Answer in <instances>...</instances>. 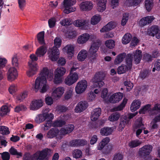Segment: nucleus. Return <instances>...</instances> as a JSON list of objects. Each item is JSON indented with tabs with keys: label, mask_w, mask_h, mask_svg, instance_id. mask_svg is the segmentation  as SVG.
I'll list each match as a JSON object with an SVG mask.
<instances>
[{
	"label": "nucleus",
	"mask_w": 160,
	"mask_h": 160,
	"mask_svg": "<svg viewBox=\"0 0 160 160\" xmlns=\"http://www.w3.org/2000/svg\"><path fill=\"white\" fill-rule=\"evenodd\" d=\"M52 151L48 148H46L42 151H38L31 157L32 160H42L48 155H50Z\"/></svg>",
	"instance_id": "423d86ee"
},
{
	"label": "nucleus",
	"mask_w": 160,
	"mask_h": 160,
	"mask_svg": "<svg viewBox=\"0 0 160 160\" xmlns=\"http://www.w3.org/2000/svg\"><path fill=\"white\" fill-rule=\"evenodd\" d=\"M62 42V40L59 37L56 38L54 40V46L53 48H59L60 47Z\"/></svg>",
	"instance_id": "4d7b16f0"
},
{
	"label": "nucleus",
	"mask_w": 160,
	"mask_h": 160,
	"mask_svg": "<svg viewBox=\"0 0 160 160\" xmlns=\"http://www.w3.org/2000/svg\"><path fill=\"white\" fill-rule=\"evenodd\" d=\"M63 32H64L66 34V36L69 38H72L75 37L77 35V32L75 30H70L68 31H67V32H66V31H63Z\"/></svg>",
	"instance_id": "de8ad7c7"
},
{
	"label": "nucleus",
	"mask_w": 160,
	"mask_h": 160,
	"mask_svg": "<svg viewBox=\"0 0 160 160\" xmlns=\"http://www.w3.org/2000/svg\"><path fill=\"white\" fill-rule=\"evenodd\" d=\"M69 75L74 83L76 82L79 79V74L76 72H70Z\"/></svg>",
	"instance_id": "bf43d9fd"
},
{
	"label": "nucleus",
	"mask_w": 160,
	"mask_h": 160,
	"mask_svg": "<svg viewBox=\"0 0 160 160\" xmlns=\"http://www.w3.org/2000/svg\"><path fill=\"white\" fill-rule=\"evenodd\" d=\"M48 57L52 61H56L60 54L59 50L57 48H52L48 51Z\"/></svg>",
	"instance_id": "412c9836"
},
{
	"label": "nucleus",
	"mask_w": 160,
	"mask_h": 160,
	"mask_svg": "<svg viewBox=\"0 0 160 160\" xmlns=\"http://www.w3.org/2000/svg\"><path fill=\"white\" fill-rule=\"evenodd\" d=\"M116 128V127H104L101 129L100 132L102 136H108L111 134Z\"/></svg>",
	"instance_id": "a878e982"
},
{
	"label": "nucleus",
	"mask_w": 160,
	"mask_h": 160,
	"mask_svg": "<svg viewBox=\"0 0 160 160\" xmlns=\"http://www.w3.org/2000/svg\"><path fill=\"white\" fill-rule=\"evenodd\" d=\"M10 109L7 105H3L0 108V115L1 116L7 115L9 113Z\"/></svg>",
	"instance_id": "8fccbe9b"
},
{
	"label": "nucleus",
	"mask_w": 160,
	"mask_h": 160,
	"mask_svg": "<svg viewBox=\"0 0 160 160\" xmlns=\"http://www.w3.org/2000/svg\"><path fill=\"white\" fill-rule=\"evenodd\" d=\"M87 86V82L86 80L82 79L79 81L75 87L76 93L78 94L82 93L86 91Z\"/></svg>",
	"instance_id": "ddd939ff"
},
{
	"label": "nucleus",
	"mask_w": 160,
	"mask_h": 160,
	"mask_svg": "<svg viewBox=\"0 0 160 160\" xmlns=\"http://www.w3.org/2000/svg\"><path fill=\"white\" fill-rule=\"evenodd\" d=\"M160 112V104L156 103L155 104L154 107L150 111L151 115L156 114L158 112Z\"/></svg>",
	"instance_id": "5fc2aeb1"
},
{
	"label": "nucleus",
	"mask_w": 160,
	"mask_h": 160,
	"mask_svg": "<svg viewBox=\"0 0 160 160\" xmlns=\"http://www.w3.org/2000/svg\"><path fill=\"white\" fill-rule=\"evenodd\" d=\"M43 105V101L41 99H34L30 103L29 109L35 111L39 109Z\"/></svg>",
	"instance_id": "6ab92c4d"
},
{
	"label": "nucleus",
	"mask_w": 160,
	"mask_h": 160,
	"mask_svg": "<svg viewBox=\"0 0 160 160\" xmlns=\"http://www.w3.org/2000/svg\"><path fill=\"white\" fill-rule=\"evenodd\" d=\"M129 18V14L128 13H125L123 14L121 23L122 26H124L126 24Z\"/></svg>",
	"instance_id": "680f3d73"
},
{
	"label": "nucleus",
	"mask_w": 160,
	"mask_h": 160,
	"mask_svg": "<svg viewBox=\"0 0 160 160\" xmlns=\"http://www.w3.org/2000/svg\"><path fill=\"white\" fill-rule=\"evenodd\" d=\"M143 124L142 122V119L140 118L135 122L133 126V129L134 131L136 132V135L138 137L139 135L142 132V130L144 129L143 126Z\"/></svg>",
	"instance_id": "f3484780"
},
{
	"label": "nucleus",
	"mask_w": 160,
	"mask_h": 160,
	"mask_svg": "<svg viewBox=\"0 0 160 160\" xmlns=\"http://www.w3.org/2000/svg\"><path fill=\"white\" fill-rule=\"evenodd\" d=\"M147 33L152 37L155 36L158 39L160 38V28L156 25L152 26L148 29Z\"/></svg>",
	"instance_id": "dca6fc26"
},
{
	"label": "nucleus",
	"mask_w": 160,
	"mask_h": 160,
	"mask_svg": "<svg viewBox=\"0 0 160 160\" xmlns=\"http://www.w3.org/2000/svg\"><path fill=\"white\" fill-rule=\"evenodd\" d=\"M94 6V4L92 2L88 1L82 2L79 5L81 11L87 12L91 10Z\"/></svg>",
	"instance_id": "a211bd4d"
},
{
	"label": "nucleus",
	"mask_w": 160,
	"mask_h": 160,
	"mask_svg": "<svg viewBox=\"0 0 160 160\" xmlns=\"http://www.w3.org/2000/svg\"><path fill=\"white\" fill-rule=\"evenodd\" d=\"M142 142L141 141L138 139L132 140L129 142L128 145L131 148H134L139 146Z\"/></svg>",
	"instance_id": "a18cd8bd"
},
{
	"label": "nucleus",
	"mask_w": 160,
	"mask_h": 160,
	"mask_svg": "<svg viewBox=\"0 0 160 160\" xmlns=\"http://www.w3.org/2000/svg\"><path fill=\"white\" fill-rule=\"evenodd\" d=\"M47 51V48L45 46H42L38 48L36 50L35 54L39 57H43Z\"/></svg>",
	"instance_id": "e433bc0d"
},
{
	"label": "nucleus",
	"mask_w": 160,
	"mask_h": 160,
	"mask_svg": "<svg viewBox=\"0 0 160 160\" xmlns=\"http://www.w3.org/2000/svg\"><path fill=\"white\" fill-rule=\"evenodd\" d=\"M101 109L100 108H97L92 111L91 117V119L92 121H96L99 118L101 114Z\"/></svg>",
	"instance_id": "7c9ffc66"
},
{
	"label": "nucleus",
	"mask_w": 160,
	"mask_h": 160,
	"mask_svg": "<svg viewBox=\"0 0 160 160\" xmlns=\"http://www.w3.org/2000/svg\"><path fill=\"white\" fill-rule=\"evenodd\" d=\"M96 37L93 35H90L85 33L79 35L77 38V42L79 45H83L86 43L89 40L92 41L96 39Z\"/></svg>",
	"instance_id": "0eeeda50"
},
{
	"label": "nucleus",
	"mask_w": 160,
	"mask_h": 160,
	"mask_svg": "<svg viewBox=\"0 0 160 160\" xmlns=\"http://www.w3.org/2000/svg\"><path fill=\"white\" fill-rule=\"evenodd\" d=\"M153 0H145V7L147 11L150 12L153 6Z\"/></svg>",
	"instance_id": "49530a36"
},
{
	"label": "nucleus",
	"mask_w": 160,
	"mask_h": 160,
	"mask_svg": "<svg viewBox=\"0 0 160 160\" xmlns=\"http://www.w3.org/2000/svg\"><path fill=\"white\" fill-rule=\"evenodd\" d=\"M132 36L129 33H126L122 37V42L124 44H127L129 43L131 41Z\"/></svg>",
	"instance_id": "79ce46f5"
},
{
	"label": "nucleus",
	"mask_w": 160,
	"mask_h": 160,
	"mask_svg": "<svg viewBox=\"0 0 160 160\" xmlns=\"http://www.w3.org/2000/svg\"><path fill=\"white\" fill-rule=\"evenodd\" d=\"M105 76V74L103 71L98 72L96 73L92 81L97 87H102L104 84L103 80Z\"/></svg>",
	"instance_id": "1a4fd4ad"
},
{
	"label": "nucleus",
	"mask_w": 160,
	"mask_h": 160,
	"mask_svg": "<svg viewBox=\"0 0 160 160\" xmlns=\"http://www.w3.org/2000/svg\"><path fill=\"white\" fill-rule=\"evenodd\" d=\"M152 149V147L150 145H146L139 148L138 155L144 160H148L147 157L151 153Z\"/></svg>",
	"instance_id": "9d476101"
},
{
	"label": "nucleus",
	"mask_w": 160,
	"mask_h": 160,
	"mask_svg": "<svg viewBox=\"0 0 160 160\" xmlns=\"http://www.w3.org/2000/svg\"><path fill=\"white\" fill-rule=\"evenodd\" d=\"M120 117V115L118 112H114L112 114L108 117V120L112 122L117 121Z\"/></svg>",
	"instance_id": "09e8293b"
},
{
	"label": "nucleus",
	"mask_w": 160,
	"mask_h": 160,
	"mask_svg": "<svg viewBox=\"0 0 160 160\" xmlns=\"http://www.w3.org/2000/svg\"><path fill=\"white\" fill-rule=\"evenodd\" d=\"M123 96L122 93L118 92L112 94L110 97L108 101L111 103H115L119 102Z\"/></svg>",
	"instance_id": "4be33fe9"
},
{
	"label": "nucleus",
	"mask_w": 160,
	"mask_h": 160,
	"mask_svg": "<svg viewBox=\"0 0 160 160\" xmlns=\"http://www.w3.org/2000/svg\"><path fill=\"white\" fill-rule=\"evenodd\" d=\"M107 0H99L97 3V9L100 12H102L106 9Z\"/></svg>",
	"instance_id": "c756f323"
},
{
	"label": "nucleus",
	"mask_w": 160,
	"mask_h": 160,
	"mask_svg": "<svg viewBox=\"0 0 160 160\" xmlns=\"http://www.w3.org/2000/svg\"><path fill=\"white\" fill-rule=\"evenodd\" d=\"M9 152L11 154L17 155L18 157L22 156V153L20 152H18L16 149L12 147L10 149Z\"/></svg>",
	"instance_id": "69168bd1"
},
{
	"label": "nucleus",
	"mask_w": 160,
	"mask_h": 160,
	"mask_svg": "<svg viewBox=\"0 0 160 160\" xmlns=\"http://www.w3.org/2000/svg\"><path fill=\"white\" fill-rule=\"evenodd\" d=\"M73 125L69 124L65 125L64 128H62L60 130V134L64 135L71 132L74 129Z\"/></svg>",
	"instance_id": "bb28decb"
},
{
	"label": "nucleus",
	"mask_w": 160,
	"mask_h": 160,
	"mask_svg": "<svg viewBox=\"0 0 160 160\" xmlns=\"http://www.w3.org/2000/svg\"><path fill=\"white\" fill-rule=\"evenodd\" d=\"M126 56L125 53H122L118 55L115 59L114 63L115 64H119L123 60Z\"/></svg>",
	"instance_id": "ea45409f"
},
{
	"label": "nucleus",
	"mask_w": 160,
	"mask_h": 160,
	"mask_svg": "<svg viewBox=\"0 0 160 160\" xmlns=\"http://www.w3.org/2000/svg\"><path fill=\"white\" fill-rule=\"evenodd\" d=\"M142 57V52L139 50H136L133 52V54H128L127 56L126 62L128 63V61L131 58L132 59V62L133 59L135 63L136 64L139 63L141 61Z\"/></svg>",
	"instance_id": "9b49d317"
},
{
	"label": "nucleus",
	"mask_w": 160,
	"mask_h": 160,
	"mask_svg": "<svg viewBox=\"0 0 160 160\" xmlns=\"http://www.w3.org/2000/svg\"><path fill=\"white\" fill-rule=\"evenodd\" d=\"M101 19V17L99 14H96L91 18V23L93 25H95L98 23Z\"/></svg>",
	"instance_id": "3c124183"
},
{
	"label": "nucleus",
	"mask_w": 160,
	"mask_h": 160,
	"mask_svg": "<svg viewBox=\"0 0 160 160\" xmlns=\"http://www.w3.org/2000/svg\"><path fill=\"white\" fill-rule=\"evenodd\" d=\"M28 91L27 90H24L20 94L17 95L15 98V100L17 103L20 102L26 98L28 96Z\"/></svg>",
	"instance_id": "72a5a7b5"
},
{
	"label": "nucleus",
	"mask_w": 160,
	"mask_h": 160,
	"mask_svg": "<svg viewBox=\"0 0 160 160\" xmlns=\"http://www.w3.org/2000/svg\"><path fill=\"white\" fill-rule=\"evenodd\" d=\"M105 44L108 48L110 49H112L114 48L115 42L113 40L109 39L105 42Z\"/></svg>",
	"instance_id": "603ef678"
},
{
	"label": "nucleus",
	"mask_w": 160,
	"mask_h": 160,
	"mask_svg": "<svg viewBox=\"0 0 160 160\" xmlns=\"http://www.w3.org/2000/svg\"><path fill=\"white\" fill-rule=\"evenodd\" d=\"M141 101L139 99L134 100L130 105V109L131 111L133 112L138 109L141 106Z\"/></svg>",
	"instance_id": "c85d7f7f"
},
{
	"label": "nucleus",
	"mask_w": 160,
	"mask_h": 160,
	"mask_svg": "<svg viewBox=\"0 0 160 160\" xmlns=\"http://www.w3.org/2000/svg\"><path fill=\"white\" fill-rule=\"evenodd\" d=\"M60 134V131H59L57 128H54L51 129L47 132L46 137L48 138H52Z\"/></svg>",
	"instance_id": "2f4dec72"
},
{
	"label": "nucleus",
	"mask_w": 160,
	"mask_h": 160,
	"mask_svg": "<svg viewBox=\"0 0 160 160\" xmlns=\"http://www.w3.org/2000/svg\"><path fill=\"white\" fill-rule=\"evenodd\" d=\"M100 41L99 40H96L92 41V43L89 49V53L90 55V60L93 62L96 59L98 56L97 52L99 48Z\"/></svg>",
	"instance_id": "20e7f679"
},
{
	"label": "nucleus",
	"mask_w": 160,
	"mask_h": 160,
	"mask_svg": "<svg viewBox=\"0 0 160 160\" xmlns=\"http://www.w3.org/2000/svg\"><path fill=\"white\" fill-rule=\"evenodd\" d=\"M127 66L122 65L119 67L118 69V74H122L125 72L127 71L130 69L132 66V59L130 58L127 63L126 62Z\"/></svg>",
	"instance_id": "5701e85b"
},
{
	"label": "nucleus",
	"mask_w": 160,
	"mask_h": 160,
	"mask_svg": "<svg viewBox=\"0 0 160 160\" xmlns=\"http://www.w3.org/2000/svg\"><path fill=\"white\" fill-rule=\"evenodd\" d=\"M64 83L68 86L71 85L75 83L69 75L65 78Z\"/></svg>",
	"instance_id": "774afa93"
},
{
	"label": "nucleus",
	"mask_w": 160,
	"mask_h": 160,
	"mask_svg": "<svg viewBox=\"0 0 160 160\" xmlns=\"http://www.w3.org/2000/svg\"><path fill=\"white\" fill-rule=\"evenodd\" d=\"M37 55L33 53L29 56L30 60L28 62L29 70L27 72V75L29 77L35 74L39 69V66L36 62L38 59Z\"/></svg>",
	"instance_id": "f03ea898"
},
{
	"label": "nucleus",
	"mask_w": 160,
	"mask_h": 160,
	"mask_svg": "<svg viewBox=\"0 0 160 160\" xmlns=\"http://www.w3.org/2000/svg\"><path fill=\"white\" fill-rule=\"evenodd\" d=\"M72 22V19L70 18H65L60 22L61 24L65 26H67L71 25Z\"/></svg>",
	"instance_id": "13d9d810"
},
{
	"label": "nucleus",
	"mask_w": 160,
	"mask_h": 160,
	"mask_svg": "<svg viewBox=\"0 0 160 160\" xmlns=\"http://www.w3.org/2000/svg\"><path fill=\"white\" fill-rule=\"evenodd\" d=\"M53 78V71L49 70L47 68H43L35 80L33 86L34 91L36 92L39 91L42 93L47 92L49 88L47 79L51 81Z\"/></svg>",
	"instance_id": "f257e3e1"
},
{
	"label": "nucleus",
	"mask_w": 160,
	"mask_h": 160,
	"mask_svg": "<svg viewBox=\"0 0 160 160\" xmlns=\"http://www.w3.org/2000/svg\"><path fill=\"white\" fill-rule=\"evenodd\" d=\"M88 106V103L87 102L81 101L76 107L75 109V112L77 113L81 112L86 109Z\"/></svg>",
	"instance_id": "393cba45"
},
{
	"label": "nucleus",
	"mask_w": 160,
	"mask_h": 160,
	"mask_svg": "<svg viewBox=\"0 0 160 160\" xmlns=\"http://www.w3.org/2000/svg\"><path fill=\"white\" fill-rule=\"evenodd\" d=\"M76 2V0H64L62 3L61 8L66 14L73 12L76 10V8L73 6Z\"/></svg>",
	"instance_id": "7ed1b4c3"
},
{
	"label": "nucleus",
	"mask_w": 160,
	"mask_h": 160,
	"mask_svg": "<svg viewBox=\"0 0 160 160\" xmlns=\"http://www.w3.org/2000/svg\"><path fill=\"white\" fill-rule=\"evenodd\" d=\"M128 101V99L124 98L121 103L118 106L112 109V111H120L122 110L125 107Z\"/></svg>",
	"instance_id": "4c0bfd02"
},
{
	"label": "nucleus",
	"mask_w": 160,
	"mask_h": 160,
	"mask_svg": "<svg viewBox=\"0 0 160 160\" xmlns=\"http://www.w3.org/2000/svg\"><path fill=\"white\" fill-rule=\"evenodd\" d=\"M52 97L47 96L45 98V102L47 105L51 106L53 104L54 102L53 99Z\"/></svg>",
	"instance_id": "0e129e2a"
},
{
	"label": "nucleus",
	"mask_w": 160,
	"mask_h": 160,
	"mask_svg": "<svg viewBox=\"0 0 160 160\" xmlns=\"http://www.w3.org/2000/svg\"><path fill=\"white\" fill-rule=\"evenodd\" d=\"M105 76V74L103 71L98 72L96 73L92 81L97 87H102L104 84L103 80Z\"/></svg>",
	"instance_id": "6e6552de"
},
{
	"label": "nucleus",
	"mask_w": 160,
	"mask_h": 160,
	"mask_svg": "<svg viewBox=\"0 0 160 160\" xmlns=\"http://www.w3.org/2000/svg\"><path fill=\"white\" fill-rule=\"evenodd\" d=\"M66 72V69L63 67H60L58 68L54 71V74L59 76H63Z\"/></svg>",
	"instance_id": "c03bdc74"
},
{
	"label": "nucleus",
	"mask_w": 160,
	"mask_h": 160,
	"mask_svg": "<svg viewBox=\"0 0 160 160\" xmlns=\"http://www.w3.org/2000/svg\"><path fill=\"white\" fill-rule=\"evenodd\" d=\"M73 91V89L72 88H69L67 89L64 95L65 99L68 100L71 98L72 94Z\"/></svg>",
	"instance_id": "e2e57ef3"
},
{
	"label": "nucleus",
	"mask_w": 160,
	"mask_h": 160,
	"mask_svg": "<svg viewBox=\"0 0 160 160\" xmlns=\"http://www.w3.org/2000/svg\"><path fill=\"white\" fill-rule=\"evenodd\" d=\"M151 105L150 104H148L142 107L139 111V113L140 114H143L148 112L150 114V111H151Z\"/></svg>",
	"instance_id": "58836bf2"
},
{
	"label": "nucleus",
	"mask_w": 160,
	"mask_h": 160,
	"mask_svg": "<svg viewBox=\"0 0 160 160\" xmlns=\"http://www.w3.org/2000/svg\"><path fill=\"white\" fill-rule=\"evenodd\" d=\"M50 110L49 108H46L42 113L36 116L35 121L37 123H40L44 121L47 119H49V120H52L54 118L53 114L51 113H48Z\"/></svg>",
	"instance_id": "39448f33"
},
{
	"label": "nucleus",
	"mask_w": 160,
	"mask_h": 160,
	"mask_svg": "<svg viewBox=\"0 0 160 160\" xmlns=\"http://www.w3.org/2000/svg\"><path fill=\"white\" fill-rule=\"evenodd\" d=\"M89 20L88 19H79L73 22L75 26L80 28L82 30H86L89 27Z\"/></svg>",
	"instance_id": "2eb2a0df"
},
{
	"label": "nucleus",
	"mask_w": 160,
	"mask_h": 160,
	"mask_svg": "<svg viewBox=\"0 0 160 160\" xmlns=\"http://www.w3.org/2000/svg\"><path fill=\"white\" fill-rule=\"evenodd\" d=\"M11 63L12 67L17 68L19 65V58L17 54H14L12 58Z\"/></svg>",
	"instance_id": "a19ab883"
},
{
	"label": "nucleus",
	"mask_w": 160,
	"mask_h": 160,
	"mask_svg": "<svg viewBox=\"0 0 160 160\" xmlns=\"http://www.w3.org/2000/svg\"><path fill=\"white\" fill-rule=\"evenodd\" d=\"M44 32L42 31L39 32L37 35V38L39 42L41 44H44Z\"/></svg>",
	"instance_id": "864d4df0"
},
{
	"label": "nucleus",
	"mask_w": 160,
	"mask_h": 160,
	"mask_svg": "<svg viewBox=\"0 0 160 160\" xmlns=\"http://www.w3.org/2000/svg\"><path fill=\"white\" fill-rule=\"evenodd\" d=\"M0 133L2 134H9L8 128L4 126H0Z\"/></svg>",
	"instance_id": "338daca9"
},
{
	"label": "nucleus",
	"mask_w": 160,
	"mask_h": 160,
	"mask_svg": "<svg viewBox=\"0 0 160 160\" xmlns=\"http://www.w3.org/2000/svg\"><path fill=\"white\" fill-rule=\"evenodd\" d=\"M7 76L8 80L11 82L16 80L18 76V71L14 67L10 68L7 72Z\"/></svg>",
	"instance_id": "4468645a"
},
{
	"label": "nucleus",
	"mask_w": 160,
	"mask_h": 160,
	"mask_svg": "<svg viewBox=\"0 0 160 160\" xmlns=\"http://www.w3.org/2000/svg\"><path fill=\"white\" fill-rule=\"evenodd\" d=\"M87 144V141L83 139H75L71 141L69 145L72 147L83 146Z\"/></svg>",
	"instance_id": "cd10ccee"
},
{
	"label": "nucleus",
	"mask_w": 160,
	"mask_h": 160,
	"mask_svg": "<svg viewBox=\"0 0 160 160\" xmlns=\"http://www.w3.org/2000/svg\"><path fill=\"white\" fill-rule=\"evenodd\" d=\"M82 155V151L79 149H75L72 152V156L75 158H80Z\"/></svg>",
	"instance_id": "052dcab7"
},
{
	"label": "nucleus",
	"mask_w": 160,
	"mask_h": 160,
	"mask_svg": "<svg viewBox=\"0 0 160 160\" xmlns=\"http://www.w3.org/2000/svg\"><path fill=\"white\" fill-rule=\"evenodd\" d=\"M153 16H148L142 18L139 21V23L141 26H144L151 23L154 19Z\"/></svg>",
	"instance_id": "c9c22d12"
},
{
	"label": "nucleus",
	"mask_w": 160,
	"mask_h": 160,
	"mask_svg": "<svg viewBox=\"0 0 160 160\" xmlns=\"http://www.w3.org/2000/svg\"><path fill=\"white\" fill-rule=\"evenodd\" d=\"M67 119L66 116H61L52 123V126L62 127L66 123V121Z\"/></svg>",
	"instance_id": "b1692460"
},
{
	"label": "nucleus",
	"mask_w": 160,
	"mask_h": 160,
	"mask_svg": "<svg viewBox=\"0 0 160 160\" xmlns=\"http://www.w3.org/2000/svg\"><path fill=\"white\" fill-rule=\"evenodd\" d=\"M74 48L73 45L71 44H68L62 48V50L64 53L67 55L68 58L71 59L74 55Z\"/></svg>",
	"instance_id": "aec40b11"
},
{
	"label": "nucleus",
	"mask_w": 160,
	"mask_h": 160,
	"mask_svg": "<svg viewBox=\"0 0 160 160\" xmlns=\"http://www.w3.org/2000/svg\"><path fill=\"white\" fill-rule=\"evenodd\" d=\"M64 92L65 88L63 87H55L52 90L51 95L53 99L56 100H58L62 97Z\"/></svg>",
	"instance_id": "f8f14e48"
},
{
	"label": "nucleus",
	"mask_w": 160,
	"mask_h": 160,
	"mask_svg": "<svg viewBox=\"0 0 160 160\" xmlns=\"http://www.w3.org/2000/svg\"><path fill=\"white\" fill-rule=\"evenodd\" d=\"M141 0H127L125 2L126 5L128 6H136L141 2Z\"/></svg>",
	"instance_id": "37998d69"
},
{
	"label": "nucleus",
	"mask_w": 160,
	"mask_h": 160,
	"mask_svg": "<svg viewBox=\"0 0 160 160\" xmlns=\"http://www.w3.org/2000/svg\"><path fill=\"white\" fill-rule=\"evenodd\" d=\"M52 120H48L47 122L41 125V128L43 130L46 131L49 129L52 126Z\"/></svg>",
	"instance_id": "6e6d98bb"
},
{
	"label": "nucleus",
	"mask_w": 160,
	"mask_h": 160,
	"mask_svg": "<svg viewBox=\"0 0 160 160\" xmlns=\"http://www.w3.org/2000/svg\"><path fill=\"white\" fill-rule=\"evenodd\" d=\"M88 55L87 50L82 49L79 52L77 55V59L78 61H83L87 58Z\"/></svg>",
	"instance_id": "f704fd0d"
},
{
	"label": "nucleus",
	"mask_w": 160,
	"mask_h": 160,
	"mask_svg": "<svg viewBox=\"0 0 160 160\" xmlns=\"http://www.w3.org/2000/svg\"><path fill=\"white\" fill-rule=\"evenodd\" d=\"M116 26V22H111L108 23L105 26L103 27L100 30L101 32H104L114 29Z\"/></svg>",
	"instance_id": "473e14b6"
}]
</instances>
